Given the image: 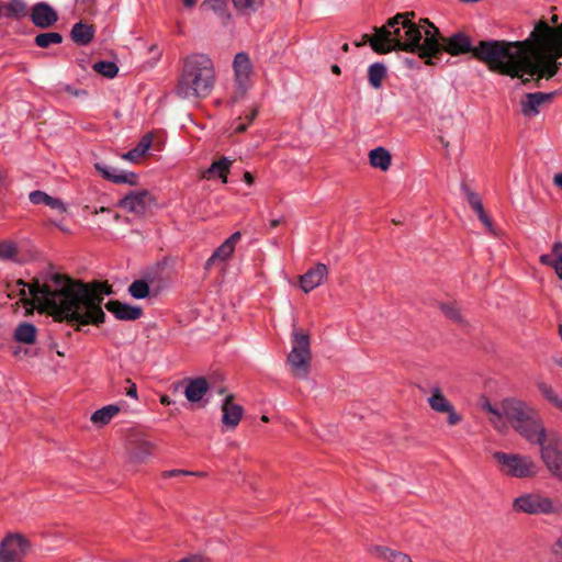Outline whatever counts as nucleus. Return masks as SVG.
I'll list each match as a JSON object with an SVG mask.
<instances>
[{
	"instance_id": "f03ea898",
	"label": "nucleus",
	"mask_w": 562,
	"mask_h": 562,
	"mask_svg": "<svg viewBox=\"0 0 562 562\" xmlns=\"http://www.w3.org/2000/svg\"><path fill=\"white\" fill-rule=\"evenodd\" d=\"M414 16V12L397 13L389 19L383 26L375 27L372 36L364 35V38L376 53L385 54L392 50L417 53L419 57L427 58V64L430 65L435 64L434 58L441 52L453 56L471 52L491 70L509 76L480 57L481 45L488 41H481L477 46L473 47L469 36L463 33L442 37L438 29L427 19H423L419 24H416L413 21Z\"/></svg>"
},
{
	"instance_id": "a18cd8bd",
	"label": "nucleus",
	"mask_w": 562,
	"mask_h": 562,
	"mask_svg": "<svg viewBox=\"0 0 562 562\" xmlns=\"http://www.w3.org/2000/svg\"><path fill=\"white\" fill-rule=\"evenodd\" d=\"M127 386L124 390V393L126 396L132 398H137V387L136 384L131 382L130 380L126 381Z\"/></svg>"
},
{
	"instance_id": "f8f14e48",
	"label": "nucleus",
	"mask_w": 562,
	"mask_h": 562,
	"mask_svg": "<svg viewBox=\"0 0 562 562\" xmlns=\"http://www.w3.org/2000/svg\"><path fill=\"white\" fill-rule=\"evenodd\" d=\"M29 551V541L20 535H10L0 543V562H21Z\"/></svg>"
},
{
	"instance_id": "7c9ffc66",
	"label": "nucleus",
	"mask_w": 562,
	"mask_h": 562,
	"mask_svg": "<svg viewBox=\"0 0 562 562\" xmlns=\"http://www.w3.org/2000/svg\"><path fill=\"white\" fill-rule=\"evenodd\" d=\"M34 41L38 47L47 48L50 45L60 44L63 36L57 32L41 33L35 36Z\"/></svg>"
},
{
	"instance_id": "ddd939ff",
	"label": "nucleus",
	"mask_w": 562,
	"mask_h": 562,
	"mask_svg": "<svg viewBox=\"0 0 562 562\" xmlns=\"http://www.w3.org/2000/svg\"><path fill=\"white\" fill-rule=\"evenodd\" d=\"M233 70L235 83L241 92H245L250 86L254 74V66L248 54L240 52L235 55Z\"/></svg>"
},
{
	"instance_id": "3c124183",
	"label": "nucleus",
	"mask_w": 562,
	"mask_h": 562,
	"mask_svg": "<svg viewBox=\"0 0 562 562\" xmlns=\"http://www.w3.org/2000/svg\"><path fill=\"white\" fill-rule=\"evenodd\" d=\"M552 261H553V260H552V258H551V256H550V255H547V254H546V255H542V256L540 257V262H541V263H543V265L551 266V265H552Z\"/></svg>"
},
{
	"instance_id": "4be33fe9",
	"label": "nucleus",
	"mask_w": 562,
	"mask_h": 562,
	"mask_svg": "<svg viewBox=\"0 0 562 562\" xmlns=\"http://www.w3.org/2000/svg\"><path fill=\"white\" fill-rule=\"evenodd\" d=\"M233 162V159L222 156L218 160L213 161L205 171H203L202 178L206 180L220 178L223 183H227V175Z\"/></svg>"
},
{
	"instance_id": "7ed1b4c3",
	"label": "nucleus",
	"mask_w": 562,
	"mask_h": 562,
	"mask_svg": "<svg viewBox=\"0 0 562 562\" xmlns=\"http://www.w3.org/2000/svg\"><path fill=\"white\" fill-rule=\"evenodd\" d=\"M27 293L56 319L80 326L104 322L105 314L101 303L105 295L111 294V289L108 284L82 283L54 273L48 284H29Z\"/></svg>"
},
{
	"instance_id": "1a4fd4ad",
	"label": "nucleus",
	"mask_w": 562,
	"mask_h": 562,
	"mask_svg": "<svg viewBox=\"0 0 562 562\" xmlns=\"http://www.w3.org/2000/svg\"><path fill=\"white\" fill-rule=\"evenodd\" d=\"M292 336V349L286 362L295 378L306 379L311 362L310 338L308 335L299 330H294Z\"/></svg>"
},
{
	"instance_id": "4c0bfd02",
	"label": "nucleus",
	"mask_w": 562,
	"mask_h": 562,
	"mask_svg": "<svg viewBox=\"0 0 562 562\" xmlns=\"http://www.w3.org/2000/svg\"><path fill=\"white\" fill-rule=\"evenodd\" d=\"M539 390L541 392V394L550 402L552 403L554 406H558L559 405V402L561 401L562 397H560L558 395V393L548 384L546 383H541L539 384Z\"/></svg>"
},
{
	"instance_id": "09e8293b",
	"label": "nucleus",
	"mask_w": 562,
	"mask_h": 562,
	"mask_svg": "<svg viewBox=\"0 0 562 562\" xmlns=\"http://www.w3.org/2000/svg\"><path fill=\"white\" fill-rule=\"evenodd\" d=\"M551 267L554 269L558 278L562 281V260H553Z\"/></svg>"
},
{
	"instance_id": "338daca9",
	"label": "nucleus",
	"mask_w": 562,
	"mask_h": 562,
	"mask_svg": "<svg viewBox=\"0 0 562 562\" xmlns=\"http://www.w3.org/2000/svg\"><path fill=\"white\" fill-rule=\"evenodd\" d=\"M558 364L562 367V359L558 361Z\"/></svg>"
},
{
	"instance_id": "39448f33",
	"label": "nucleus",
	"mask_w": 562,
	"mask_h": 562,
	"mask_svg": "<svg viewBox=\"0 0 562 562\" xmlns=\"http://www.w3.org/2000/svg\"><path fill=\"white\" fill-rule=\"evenodd\" d=\"M514 427L527 441L540 446L542 462L553 476L562 481V436L547 430L543 424H514Z\"/></svg>"
},
{
	"instance_id": "a19ab883",
	"label": "nucleus",
	"mask_w": 562,
	"mask_h": 562,
	"mask_svg": "<svg viewBox=\"0 0 562 562\" xmlns=\"http://www.w3.org/2000/svg\"><path fill=\"white\" fill-rule=\"evenodd\" d=\"M550 553V562H562V535L551 546Z\"/></svg>"
},
{
	"instance_id": "f704fd0d",
	"label": "nucleus",
	"mask_w": 562,
	"mask_h": 562,
	"mask_svg": "<svg viewBox=\"0 0 562 562\" xmlns=\"http://www.w3.org/2000/svg\"><path fill=\"white\" fill-rule=\"evenodd\" d=\"M93 69L106 78H114L119 71L116 64L108 60L94 63Z\"/></svg>"
},
{
	"instance_id": "e433bc0d",
	"label": "nucleus",
	"mask_w": 562,
	"mask_h": 562,
	"mask_svg": "<svg viewBox=\"0 0 562 562\" xmlns=\"http://www.w3.org/2000/svg\"><path fill=\"white\" fill-rule=\"evenodd\" d=\"M18 255V248L12 241L0 243V259L13 260Z\"/></svg>"
},
{
	"instance_id": "aec40b11",
	"label": "nucleus",
	"mask_w": 562,
	"mask_h": 562,
	"mask_svg": "<svg viewBox=\"0 0 562 562\" xmlns=\"http://www.w3.org/2000/svg\"><path fill=\"white\" fill-rule=\"evenodd\" d=\"M32 22L38 27H49L58 19L56 11L47 3L41 2L32 10Z\"/></svg>"
},
{
	"instance_id": "13d9d810",
	"label": "nucleus",
	"mask_w": 562,
	"mask_h": 562,
	"mask_svg": "<svg viewBox=\"0 0 562 562\" xmlns=\"http://www.w3.org/2000/svg\"><path fill=\"white\" fill-rule=\"evenodd\" d=\"M551 21H552V23H553V24H558V16H557V15H553V16L551 18Z\"/></svg>"
},
{
	"instance_id": "bb28decb",
	"label": "nucleus",
	"mask_w": 562,
	"mask_h": 562,
	"mask_svg": "<svg viewBox=\"0 0 562 562\" xmlns=\"http://www.w3.org/2000/svg\"><path fill=\"white\" fill-rule=\"evenodd\" d=\"M29 198L33 204H45L60 213L66 211L65 204L61 200L55 199L43 191H33L30 193Z\"/></svg>"
},
{
	"instance_id": "5701e85b",
	"label": "nucleus",
	"mask_w": 562,
	"mask_h": 562,
	"mask_svg": "<svg viewBox=\"0 0 562 562\" xmlns=\"http://www.w3.org/2000/svg\"><path fill=\"white\" fill-rule=\"evenodd\" d=\"M222 422H240L244 416V408L237 404L232 395H227L222 404Z\"/></svg>"
},
{
	"instance_id": "680f3d73",
	"label": "nucleus",
	"mask_w": 562,
	"mask_h": 562,
	"mask_svg": "<svg viewBox=\"0 0 562 562\" xmlns=\"http://www.w3.org/2000/svg\"><path fill=\"white\" fill-rule=\"evenodd\" d=\"M498 425L501 426V427H498V430H499V431H503V427H504V426H506V424H505V423H502V424H498Z\"/></svg>"
},
{
	"instance_id": "9b49d317",
	"label": "nucleus",
	"mask_w": 562,
	"mask_h": 562,
	"mask_svg": "<svg viewBox=\"0 0 562 562\" xmlns=\"http://www.w3.org/2000/svg\"><path fill=\"white\" fill-rule=\"evenodd\" d=\"M182 384L184 396L190 404L204 407L209 403L212 386L204 376L184 379Z\"/></svg>"
},
{
	"instance_id": "dca6fc26",
	"label": "nucleus",
	"mask_w": 562,
	"mask_h": 562,
	"mask_svg": "<svg viewBox=\"0 0 562 562\" xmlns=\"http://www.w3.org/2000/svg\"><path fill=\"white\" fill-rule=\"evenodd\" d=\"M328 274V269L324 263H317L312 269L300 277V288L308 293L318 288Z\"/></svg>"
},
{
	"instance_id": "6e6d98bb",
	"label": "nucleus",
	"mask_w": 562,
	"mask_h": 562,
	"mask_svg": "<svg viewBox=\"0 0 562 562\" xmlns=\"http://www.w3.org/2000/svg\"><path fill=\"white\" fill-rule=\"evenodd\" d=\"M280 223H281V220H280V218L272 220V221L270 222V227H271V228H274V227H277Z\"/></svg>"
},
{
	"instance_id": "79ce46f5",
	"label": "nucleus",
	"mask_w": 562,
	"mask_h": 562,
	"mask_svg": "<svg viewBox=\"0 0 562 562\" xmlns=\"http://www.w3.org/2000/svg\"><path fill=\"white\" fill-rule=\"evenodd\" d=\"M225 1L224 0H205L202 3V8L210 9L214 12L222 13L225 9Z\"/></svg>"
},
{
	"instance_id": "473e14b6",
	"label": "nucleus",
	"mask_w": 562,
	"mask_h": 562,
	"mask_svg": "<svg viewBox=\"0 0 562 562\" xmlns=\"http://www.w3.org/2000/svg\"><path fill=\"white\" fill-rule=\"evenodd\" d=\"M380 555L387 562H412L408 554L389 548H379Z\"/></svg>"
},
{
	"instance_id": "6ab92c4d",
	"label": "nucleus",
	"mask_w": 562,
	"mask_h": 562,
	"mask_svg": "<svg viewBox=\"0 0 562 562\" xmlns=\"http://www.w3.org/2000/svg\"><path fill=\"white\" fill-rule=\"evenodd\" d=\"M428 404L431 407V409L436 412L447 413L448 422H460L461 417L456 413L453 406L442 394L439 387H435L431 390V395L428 397Z\"/></svg>"
},
{
	"instance_id": "5fc2aeb1",
	"label": "nucleus",
	"mask_w": 562,
	"mask_h": 562,
	"mask_svg": "<svg viewBox=\"0 0 562 562\" xmlns=\"http://www.w3.org/2000/svg\"><path fill=\"white\" fill-rule=\"evenodd\" d=\"M184 5H187L188 8H192L195 5L196 3V0H182Z\"/></svg>"
},
{
	"instance_id": "9d476101",
	"label": "nucleus",
	"mask_w": 562,
	"mask_h": 562,
	"mask_svg": "<svg viewBox=\"0 0 562 562\" xmlns=\"http://www.w3.org/2000/svg\"><path fill=\"white\" fill-rule=\"evenodd\" d=\"M126 463L135 468L145 462L151 454L153 445L143 435L133 432L126 441Z\"/></svg>"
},
{
	"instance_id": "4d7b16f0",
	"label": "nucleus",
	"mask_w": 562,
	"mask_h": 562,
	"mask_svg": "<svg viewBox=\"0 0 562 562\" xmlns=\"http://www.w3.org/2000/svg\"><path fill=\"white\" fill-rule=\"evenodd\" d=\"M331 71H333L334 74H337V75H338V74H340V68H339V66H338V65H333V66H331Z\"/></svg>"
},
{
	"instance_id": "423d86ee",
	"label": "nucleus",
	"mask_w": 562,
	"mask_h": 562,
	"mask_svg": "<svg viewBox=\"0 0 562 562\" xmlns=\"http://www.w3.org/2000/svg\"><path fill=\"white\" fill-rule=\"evenodd\" d=\"M479 406L493 419H505L506 422H532L536 411L516 397H506L499 402L492 403L486 397L479 401Z\"/></svg>"
},
{
	"instance_id": "f3484780",
	"label": "nucleus",
	"mask_w": 562,
	"mask_h": 562,
	"mask_svg": "<svg viewBox=\"0 0 562 562\" xmlns=\"http://www.w3.org/2000/svg\"><path fill=\"white\" fill-rule=\"evenodd\" d=\"M553 95V93L546 92H535L525 94V97L520 101L521 113L525 116H536L540 111V106L551 101Z\"/></svg>"
},
{
	"instance_id": "6e6552de",
	"label": "nucleus",
	"mask_w": 562,
	"mask_h": 562,
	"mask_svg": "<svg viewBox=\"0 0 562 562\" xmlns=\"http://www.w3.org/2000/svg\"><path fill=\"white\" fill-rule=\"evenodd\" d=\"M513 509L528 515H559L562 504L539 493H525L513 501Z\"/></svg>"
},
{
	"instance_id": "c85d7f7f",
	"label": "nucleus",
	"mask_w": 562,
	"mask_h": 562,
	"mask_svg": "<svg viewBox=\"0 0 562 562\" xmlns=\"http://www.w3.org/2000/svg\"><path fill=\"white\" fill-rule=\"evenodd\" d=\"M386 76V68L382 63H374L370 65L368 69L369 83L374 88L379 89L382 86V81Z\"/></svg>"
},
{
	"instance_id": "37998d69",
	"label": "nucleus",
	"mask_w": 562,
	"mask_h": 562,
	"mask_svg": "<svg viewBox=\"0 0 562 562\" xmlns=\"http://www.w3.org/2000/svg\"><path fill=\"white\" fill-rule=\"evenodd\" d=\"M151 143H153V139H151V136L150 135H145L140 138V140L138 142L137 146L135 147V149L140 154V156L143 157L147 151L148 149L150 148L151 146Z\"/></svg>"
},
{
	"instance_id": "cd10ccee",
	"label": "nucleus",
	"mask_w": 562,
	"mask_h": 562,
	"mask_svg": "<svg viewBox=\"0 0 562 562\" xmlns=\"http://www.w3.org/2000/svg\"><path fill=\"white\" fill-rule=\"evenodd\" d=\"M14 339L21 344L31 345L36 339V327L31 323H22L14 330Z\"/></svg>"
},
{
	"instance_id": "4468645a",
	"label": "nucleus",
	"mask_w": 562,
	"mask_h": 562,
	"mask_svg": "<svg viewBox=\"0 0 562 562\" xmlns=\"http://www.w3.org/2000/svg\"><path fill=\"white\" fill-rule=\"evenodd\" d=\"M153 199L147 190L132 191L126 194L119 203L123 210L134 213L144 214L151 204Z\"/></svg>"
},
{
	"instance_id": "603ef678",
	"label": "nucleus",
	"mask_w": 562,
	"mask_h": 562,
	"mask_svg": "<svg viewBox=\"0 0 562 562\" xmlns=\"http://www.w3.org/2000/svg\"><path fill=\"white\" fill-rule=\"evenodd\" d=\"M244 181L248 184V186H252L254 184V177L250 172L246 171L244 173Z\"/></svg>"
},
{
	"instance_id": "c9c22d12",
	"label": "nucleus",
	"mask_w": 562,
	"mask_h": 562,
	"mask_svg": "<svg viewBox=\"0 0 562 562\" xmlns=\"http://www.w3.org/2000/svg\"><path fill=\"white\" fill-rule=\"evenodd\" d=\"M257 115V110H251L245 115V119L239 117L232 124V133H243L252 123Z\"/></svg>"
},
{
	"instance_id": "72a5a7b5",
	"label": "nucleus",
	"mask_w": 562,
	"mask_h": 562,
	"mask_svg": "<svg viewBox=\"0 0 562 562\" xmlns=\"http://www.w3.org/2000/svg\"><path fill=\"white\" fill-rule=\"evenodd\" d=\"M128 293L137 300H143L149 294V285L144 280H136L128 286Z\"/></svg>"
},
{
	"instance_id": "2f4dec72",
	"label": "nucleus",
	"mask_w": 562,
	"mask_h": 562,
	"mask_svg": "<svg viewBox=\"0 0 562 562\" xmlns=\"http://www.w3.org/2000/svg\"><path fill=\"white\" fill-rule=\"evenodd\" d=\"M235 9L244 15H250L261 5L262 0H232Z\"/></svg>"
},
{
	"instance_id": "0eeeda50",
	"label": "nucleus",
	"mask_w": 562,
	"mask_h": 562,
	"mask_svg": "<svg viewBox=\"0 0 562 562\" xmlns=\"http://www.w3.org/2000/svg\"><path fill=\"white\" fill-rule=\"evenodd\" d=\"M502 474L516 479L532 477L538 465L531 457L497 451L493 454Z\"/></svg>"
},
{
	"instance_id": "2eb2a0df",
	"label": "nucleus",
	"mask_w": 562,
	"mask_h": 562,
	"mask_svg": "<svg viewBox=\"0 0 562 562\" xmlns=\"http://www.w3.org/2000/svg\"><path fill=\"white\" fill-rule=\"evenodd\" d=\"M95 169L102 175V177L113 183H126L130 186H136L138 176L132 171H123L105 162H97Z\"/></svg>"
},
{
	"instance_id": "e2e57ef3",
	"label": "nucleus",
	"mask_w": 562,
	"mask_h": 562,
	"mask_svg": "<svg viewBox=\"0 0 562 562\" xmlns=\"http://www.w3.org/2000/svg\"><path fill=\"white\" fill-rule=\"evenodd\" d=\"M557 407L562 411V397H561V401L559 402V405Z\"/></svg>"
},
{
	"instance_id": "864d4df0",
	"label": "nucleus",
	"mask_w": 562,
	"mask_h": 562,
	"mask_svg": "<svg viewBox=\"0 0 562 562\" xmlns=\"http://www.w3.org/2000/svg\"><path fill=\"white\" fill-rule=\"evenodd\" d=\"M554 184L562 189V173H557L553 178Z\"/></svg>"
},
{
	"instance_id": "58836bf2",
	"label": "nucleus",
	"mask_w": 562,
	"mask_h": 562,
	"mask_svg": "<svg viewBox=\"0 0 562 562\" xmlns=\"http://www.w3.org/2000/svg\"><path fill=\"white\" fill-rule=\"evenodd\" d=\"M7 10L10 16H20L25 13L26 5L22 0H11L7 5Z\"/></svg>"
},
{
	"instance_id": "ea45409f",
	"label": "nucleus",
	"mask_w": 562,
	"mask_h": 562,
	"mask_svg": "<svg viewBox=\"0 0 562 562\" xmlns=\"http://www.w3.org/2000/svg\"><path fill=\"white\" fill-rule=\"evenodd\" d=\"M441 312L450 319L459 322L461 319L459 308L454 303H442L440 305Z\"/></svg>"
},
{
	"instance_id": "c03bdc74",
	"label": "nucleus",
	"mask_w": 562,
	"mask_h": 562,
	"mask_svg": "<svg viewBox=\"0 0 562 562\" xmlns=\"http://www.w3.org/2000/svg\"><path fill=\"white\" fill-rule=\"evenodd\" d=\"M179 475H202V473L190 472V471H186V470H168V471L162 472L164 479H169V477L179 476Z\"/></svg>"
},
{
	"instance_id": "412c9836",
	"label": "nucleus",
	"mask_w": 562,
	"mask_h": 562,
	"mask_svg": "<svg viewBox=\"0 0 562 562\" xmlns=\"http://www.w3.org/2000/svg\"><path fill=\"white\" fill-rule=\"evenodd\" d=\"M109 312L113 313L117 319L122 321H135L142 316V308L138 306H132L126 303L119 301H110L106 305Z\"/></svg>"
},
{
	"instance_id": "0e129e2a",
	"label": "nucleus",
	"mask_w": 562,
	"mask_h": 562,
	"mask_svg": "<svg viewBox=\"0 0 562 562\" xmlns=\"http://www.w3.org/2000/svg\"><path fill=\"white\" fill-rule=\"evenodd\" d=\"M21 292H22V295H23V299H24L25 295H26V291L23 289Z\"/></svg>"
},
{
	"instance_id": "de8ad7c7",
	"label": "nucleus",
	"mask_w": 562,
	"mask_h": 562,
	"mask_svg": "<svg viewBox=\"0 0 562 562\" xmlns=\"http://www.w3.org/2000/svg\"><path fill=\"white\" fill-rule=\"evenodd\" d=\"M552 260H562V243H555L552 246Z\"/></svg>"
},
{
	"instance_id": "bf43d9fd",
	"label": "nucleus",
	"mask_w": 562,
	"mask_h": 562,
	"mask_svg": "<svg viewBox=\"0 0 562 562\" xmlns=\"http://www.w3.org/2000/svg\"><path fill=\"white\" fill-rule=\"evenodd\" d=\"M225 425H226L227 430H228V429H233L236 424L229 423V424H225Z\"/></svg>"
},
{
	"instance_id": "a878e982",
	"label": "nucleus",
	"mask_w": 562,
	"mask_h": 562,
	"mask_svg": "<svg viewBox=\"0 0 562 562\" xmlns=\"http://www.w3.org/2000/svg\"><path fill=\"white\" fill-rule=\"evenodd\" d=\"M94 35V30L92 25L78 22L72 26L71 30V38L78 45H87L89 44Z\"/></svg>"
},
{
	"instance_id": "69168bd1",
	"label": "nucleus",
	"mask_w": 562,
	"mask_h": 562,
	"mask_svg": "<svg viewBox=\"0 0 562 562\" xmlns=\"http://www.w3.org/2000/svg\"><path fill=\"white\" fill-rule=\"evenodd\" d=\"M441 142H442L443 146H445L446 148H448L449 144H448V143H445V142H443V139H442Z\"/></svg>"
},
{
	"instance_id": "f257e3e1",
	"label": "nucleus",
	"mask_w": 562,
	"mask_h": 562,
	"mask_svg": "<svg viewBox=\"0 0 562 562\" xmlns=\"http://www.w3.org/2000/svg\"><path fill=\"white\" fill-rule=\"evenodd\" d=\"M479 55L495 68L524 82L536 77L552 78L562 57V23L555 27L540 20L524 41L483 43Z\"/></svg>"
},
{
	"instance_id": "8fccbe9b",
	"label": "nucleus",
	"mask_w": 562,
	"mask_h": 562,
	"mask_svg": "<svg viewBox=\"0 0 562 562\" xmlns=\"http://www.w3.org/2000/svg\"><path fill=\"white\" fill-rule=\"evenodd\" d=\"M178 562H206L201 555H190L179 560Z\"/></svg>"
},
{
	"instance_id": "393cba45",
	"label": "nucleus",
	"mask_w": 562,
	"mask_h": 562,
	"mask_svg": "<svg viewBox=\"0 0 562 562\" xmlns=\"http://www.w3.org/2000/svg\"><path fill=\"white\" fill-rule=\"evenodd\" d=\"M467 198H468L469 204L471 205L473 211L477 214L479 220L492 233L493 224H492L490 216L484 211V207H483L480 196L472 191H467Z\"/></svg>"
},
{
	"instance_id": "20e7f679",
	"label": "nucleus",
	"mask_w": 562,
	"mask_h": 562,
	"mask_svg": "<svg viewBox=\"0 0 562 562\" xmlns=\"http://www.w3.org/2000/svg\"><path fill=\"white\" fill-rule=\"evenodd\" d=\"M215 81L212 60L204 54H192L183 61L175 93L186 100L207 97Z\"/></svg>"
},
{
	"instance_id": "c756f323",
	"label": "nucleus",
	"mask_w": 562,
	"mask_h": 562,
	"mask_svg": "<svg viewBox=\"0 0 562 562\" xmlns=\"http://www.w3.org/2000/svg\"><path fill=\"white\" fill-rule=\"evenodd\" d=\"M120 411L121 407L116 404L103 406L91 415L90 422H109L114 418Z\"/></svg>"
},
{
	"instance_id": "052dcab7",
	"label": "nucleus",
	"mask_w": 562,
	"mask_h": 562,
	"mask_svg": "<svg viewBox=\"0 0 562 562\" xmlns=\"http://www.w3.org/2000/svg\"><path fill=\"white\" fill-rule=\"evenodd\" d=\"M261 422L267 423V422H269V419H268V417L266 415H262Z\"/></svg>"
},
{
	"instance_id": "b1692460",
	"label": "nucleus",
	"mask_w": 562,
	"mask_h": 562,
	"mask_svg": "<svg viewBox=\"0 0 562 562\" xmlns=\"http://www.w3.org/2000/svg\"><path fill=\"white\" fill-rule=\"evenodd\" d=\"M369 161L373 168L386 171L391 166L392 156L384 147H376L370 150Z\"/></svg>"
},
{
	"instance_id": "49530a36",
	"label": "nucleus",
	"mask_w": 562,
	"mask_h": 562,
	"mask_svg": "<svg viewBox=\"0 0 562 562\" xmlns=\"http://www.w3.org/2000/svg\"><path fill=\"white\" fill-rule=\"evenodd\" d=\"M140 157H142L140 154L135 148H133L122 155L123 159L133 161V162L137 161Z\"/></svg>"
},
{
	"instance_id": "774afa93",
	"label": "nucleus",
	"mask_w": 562,
	"mask_h": 562,
	"mask_svg": "<svg viewBox=\"0 0 562 562\" xmlns=\"http://www.w3.org/2000/svg\"><path fill=\"white\" fill-rule=\"evenodd\" d=\"M560 336H561V339H562V328L560 329Z\"/></svg>"
},
{
	"instance_id": "a211bd4d",
	"label": "nucleus",
	"mask_w": 562,
	"mask_h": 562,
	"mask_svg": "<svg viewBox=\"0 0 562 562\" xmlns=\"http://www.w3.org/2000/svg\"><path fill=\"white\" fill-rule=\"evenodd\" d=\"M241 234L240 232H236L232 234L227 239H225L218 248L213 252V255L207 259L205 263V268L210 269L217 261L224 262L226 261L234 252L236 244L240 240Z\"/></svg>"
}]
</instances>
